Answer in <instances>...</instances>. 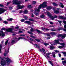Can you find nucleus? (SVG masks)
<instances>
[{
    "mask_svg": "<svg viewBox=\"0 0 66 66\" xmlns=\"http://www.w3.org/2000/svg\"><path fill=\"white\" fill-rule=\"evenodd\" d=\"M7 20H8L9 21H12L13 20V19L12 18H10L9 19H7Z\"/></svg>",
    "mask_w": 66,
    "mask_h": 66,
    "instance_id": "32",
    "label": "nucleus"
},
{
    "mask_svg": "<svg viewBox=\"0 0 66 66\" xmlns=\"http://www.w3.org/2000/svg\"><path fill=\"white\" fill-rule=\"evenodd\" d=\"M2 48V44H0V53H1V51Z\"/></svg>",
    "mask_w": 66,
    "mask_h": 66,
    "instance_id": "30",
    "label": "nucleus"
},
{
    "mask_svg": "<svg viewBox=\"0 0 66 66\" xmlns=\"http://www.w3.org/2000/svg\"><path fill=\"white\" fill-rule=\"evenodd\" d=\"M54 51L56 53H59L60 52L59 51L57 50H54Z\"/></svg>",
    "mask_w": 66,
    "mask_h": 66,
    "instance_id": "37",
    "label": "nucleus"
},
{
    "mask_svg": "<svg viewBox=\"0 0 66 66\" xmlns=\"http://www.w3.org/2000/svg\"><path fill=\"white\" fill-rule=\"evenodd\" d=\"M42 30L44 31V30H46V28H42Z\"/></svg>",
    "mask_w": 66,
    "mask_h": 66,
    "instance_id": "47",
    "label": "nucleus"
},
{
    "mask_svg": "<svg viewBox=\"0 0 66 66\" xmlns=\"http://www.w3.org/2000/svg\"><path fill=\"white\" fill-rule=\"evenodd\" d=\"M0 6L1 7H3V5L2 4H0Z\"/></svg>",
    "mask_w": 66,
    "mask_h": 66,
    "instance_id": "51",
    "label": "nucleus"
},
{
    "mask_svg": "<svg viewBox=\"0 0 66 66\" xmlns=\"http://www.w3.org/2000/svg\"><path fill=\"white\" fill-rule=\"evenodd\" d=\"M9 9L10 10H12L13 9V8L12 7H9Z\"/></svg>",
    "mask_w": 66,
    "mask_h": 66,
    "instance_id": "53",
    "label": "nucleus"
},
{
    "mask_svg": "<svg viewBox=\"0 0 66 66\" xmlns=\"http://www.w3.org/2000/svg\"><path fill=\"white\" fill-rule=\"evenodd\" d=\"M35 40L37 42H40V43H43V40L42 39H35Z\"/></svg>",
    "mask_w": 66,
    "mask_h": 66,
    "instance_id": "14",
    "label": "nucleus"
},
{
    "mask_svg": "<svg viewBox=\"0 0 66 66\" xmlns=\"http://www.w3.org/2000/svg\"><path fill=\"white\" fill-rule=\"evenodd\" d=\"M24 17L26 20H28V17H27V16H24Z\"/></svg>",
    "mask_w": 66,
    "mask_h": 66,
    "instance_id": "35",
    "label": "nucleus"
},
{
    "mask_svg": "<svg viewBox=\"0 0 66 66\" xmlns=\"http://www.w3.org/2000/svg\"><path fill=\"white\" fill-rule=\"evenodd\" d=\"M34 17V15L33 14H32L31 17Z\"/></svg>",
    "mask_w": 66,
    "mask_h": 66,
    "instance_id": "61",
    "label": "nucleus"
},
{
    "mask_svg": "<svg viewBox=\"0 0 66 66\" xmlns=\"http://www.w3.org/2000/svg\"><path fill=\"white\" fill-rule=\"evenodd\" d=\"M3 23H5V24H7V23H8V22H7V21H3Z\"/></svg>",
    "mask_w": 66,
    "mask_h": 66,
    "instance_id": "40",
    "label": "nucleus"
},
{
    "mask_svg": "<svg viewBox=\"0 0 66 66\" xmlns=\"http://www.w3.org/2000/svg\"><path fill=\"white\" fill-rule=\"evenodd\" d=\"M21 22H23L24 21V19H22L21 20Z\"/></svg>",
    "mask_w": 66,
    "mask_h": 66,
    "instance_id": "49",
    "label": "nucleus"
},
{
    "mask_svg": "<svg viewBox=\"0 0 66 66\" xmlns=\"http://www.w3.org/2000/svg\"><path fill=\"white\" fill-rule=\"evenodd\" d=\"M30 31H31V32H34V31H37V32H38V33H42V34H46V33H42V31H40L37 29H36V30H34L32 28H31V29H30Z\"/></svg>",
    "mask_w": 66,
    "mask_h": 66,
    "instance_id": "8",
    "label": "nucleus"
},
{
    "mask_svg": "<svg viewBox=\"0 0 66 66\" xmlns=\"http://www.w3.org/2000/svg\"><path fill=\"white\" fill-rule=\"evenodd\" d=\"M4 36H5V33H3V32L2 31H1L0 33V36L4 37Z\"/></svg>",
    "mask_w": 66,
    "mask_h": 66,
    "instance_id": "12",
    "label": "nucleus"
},
{
    "mask_svg": "<svg viewBox=\"0 0 66 66\" xmlns=\"http://www.w3.org/2000/svg\"><path fill=\"white\" fill-rule=\"evenodd\" d=\"M20 36H25V35H20Z\"/></svg>",
    "mask_w": 66,
    "mask_h": 66,
    "instance_id": "55",
    "label": "nucleus"
},
{
    "mask_svg": "<svg viewBox=\"0 0 66 66\" xmlns=\"http://www.w3.org/2000/svg\"><path fill=\"white\" fill-rule=\"evenodd\" d=\"M47 14L48 16H49L50 17V18L52 20H54V18H57V16L56 15H55L54 16H52V14H51L49 12H48L47 13Z\"/></svg>",
    "mask_w": 66,
    "mask_h": 66,
    "instance_id": "4",
    "label": "nucleus"
},
{
    "mask_svg": "<svg viewBox=\"0 0 66 66\" xmlns=\"http://www.w3.org/2000/svg\"><path fill=\"white\" fill-rule=\"evenodd\" d=\"M46 31H49L50 30V29L47 28H45V30Z\"/></svg>",
    "mask_w": 66,
    "mask_h": 66,
    "instance_id": "50",
    "label": "nucleus"
},
{
    "mask_svg": "<svg viewBox=\"0 0 66 66\" xmlns=\"http://www.w3.org/2000/svg\"><path fill=\"white\" fill-rule=\"evenodd\" d=\"M60 41L61 42L63 40H62V39H58L57 40H55L53 42V43H54L53 45H56L57 44H58L62 45V46H59L58 48L60 49L63 48L64 47L65 45V44L64 43H59V42Z\"/></svg>",
    "mask_w": 66,
    "mask_h": 66,
    "instance_id": "2",
    "label": "nucleus"
},
{
    "mask_svg": "<svg viewBox=\"0 0 66 66\" xmlns=\"http://www.w3.org/2000/svg\"><path fill=\"white\" fill-rule=\"evenodd\" d=\"M59 18H60V19H64V17L63 16H59Z\"/></svg>",
    "mask_w": 66,
    "mask_h": 66,
    "instance_id": "34",
    "label": "nucleus"
},
{
    "mask_svg": "<svg viewBox=\"0 0 66 66\" xmlns=\"http://www.w3.org/2000/svg\"><path fill=\"white\" fill-rule=\"evenodd\" d=\"M11 60L8 57H4L3 58H1V63L2 66H5L6 65H9Z\"/></svg>",
    "mask_w": 66,
    "mask_h": 66,
    "instance_id": "1",
    "label": "nucleus"
},
{
    "mask_svg": "<svg viewBox=\"0 0 66 66\" xmlns=\"http://www.w3.org/2000/svg\"><path fill=\"white\" fill-rule=\"evenodd\" d=\"M62 62L63 65H64V64L66 63V61H62Z\"/></svg>",
    "mask_w": 66,
    "mask_h": 66,
    "instance_id": "33",
    "label": "nucleus"
},
{
    "mask_svg": "<svg viewBox=\"0 0 66 66\" xmlns=\"http://www.w3.org/2000/svg\"><path fill=\"white\" fill-rule=\"evenodd\" d=\"M13 3L14 4H20L21 3L20 2H18L17 0H13Z\"/></svg>",
    "mask_w": 66,
    "mask_h": 66,
    "instance_id": "10",
    "label": "nucleus"
},
{
    "mask_svg": "<svg viewBox=\"0 0 66 66\" xmlns=\"http://www.w3.org/2000/svg\"><path fill=\"white\" fill-rule=\"evenodd\" d=\"M66 36V34H64L63 35L62 34H59L58 35V37H61V38L62 39H64L65 38V37Z\"/></svg>",
    "mask_w": 66,
    "mask_h": 66,
    "instance_id": "9",
    "label": "nucleus"
},
{
    "mask_svg": "<svg viewBox=\"0 0 66 66\" xmlns=\"http://www.w3.org/2000/svg\"><path fill=\"white\" fill-rule=\"evenodd\" d=\"M59 57H61V54L59 53Z\"/></svg>",
    "mask_w": 66,
    "mask_h": 66,
    "instance_id": "58",
    "label": "nucleus"
},
{
    "mask_svg": "<svg viewBox=\"0 0 66 66\" xmlns=\"http://www.w3.org/2000/svg\"><path fill=\"white\" fill-rule=\"evenodd\" d=\"M34 45H35V47L36 48H39V46L38 45H37V44H34Z\"/></svg>",
    "mask_w": 66,
    "mask_h": 66,
    "instance_id": "21",
    "label": "nucleus"
},
{
    "mask_svg": "<svg viewBox=\"0 0 66 66\" xmlns=\"http://www.w3.org/2000/svg\"><path fill=\"white\" fill-rule=\"evenodd\" d=\"M51 31H55V30L54 28L53 29H51Z\"/></svg>",
    "mask_w": 66,
    "mask_h": 66,
    "instance_id": "42",
    "label": "nucleus"
},
{
    "mask_svg": "<svg viewBox=\"0 0 66 66\" xmlns=\"http://www.w3.org/2000/svg\"><path fill=\"white\" fill-rule=\"evenodd\" d=\"M20 39H25V40H27L26 39H25V38L23 37H19L18 38V39H17V38H15L14 39V40H12L11 42V43L13 44L15 43V41H16V40H19Z\"/></svg>",
    "mask_w": 66,
    "mask_h": 66,
    "instance_id": "5",
    "label": "nucleus"
},
{
    "mask_svg": "<svg viewBox=\"0 0 66 66\" xmlns=\"http://www.w3.org/2000/svg\"><path fill=\"white\" fill-rule=\"evenodd\" d=\"M9 42V40H7L6 42H5V45H7V43Z\"/></svg>",
    "mask_w": 66,
    "mask_h": 66,
    "instance_id": "43",
    "label": "nucleus"
},
{
    "mask_svg": "<svg viewBox=\"0 0 66 66\" xmlns=\"http://www.w3.org/2000/svg\"><path fill=\"white\" fill-rule=\"evenodd\" d=\"M6 30V29L4 28H3L1 29L2 30Z\"/></svg>",
    "mask_w": 66,
    "mask_h": 66,
    "instance_id": "48",
    "label": "nucleus"
},
{
    "mask_svg": "<svg viewBox=\"0 0 66 66\" xmlns=\"http://www.w3.org/2000/svg\"><path fill=\"white\" fill-rule=\"evenodd\" d=\"M59 6L62 7V8H63L64 6V5H63V4L61 3H60V4L59 5Z\"/></svg>",
    "mask_w": 66,
    "mask_h": 66,
    "instance_id": "16",
    "label": "nucleus"
},
{
    "mask_svg": "<svg viewBox=\"0 0 66 66\" xmlns=\"http://www.w3.org/2000/svg\"><path fill=\"white\" fill-rule=\"evenodd\" d=\"M28 33H29V34H30L31 35H33V33H32V32L29 31H28Z\"/></svg>",
    "mask_w": 66,
    "mask_h": 66,
    "instance_id": "39",
    "label": "nucleus"
},
{
    "mask_svg": "<svg viewBox=\"0 0 66 66\" xmlns=\"http://www.w3.org/2000/svg\"><path fill=\"white\" fill-rule=\"evenodd\" d=\"M50 22V24H53V22Z\"/></svg>",
    "mask_w": 66,
    "mask_h": 66,
    "instance_id": "59",
    "label": "nucleus"
},
{
    "mask_svg": "<svg viewBox=\"0 0 66 66\" xmlns=\"http://www.w3.org/2000/svg\"><path fill=\"white\" fill-rule=\"evenodd\" d=\"M23 7H24V6L23 5L21 6L20 5H18L17 6V8L18 9H22Z\"/></svg>",
    "mask_w": 66,
    "mask_h": 66,
    "instance_id": "13",
    "label": "nucleus"
},
{
    "mask_svg": "<svg viewBox=\"0 0 66 66\" xmlns=\"http://www.w3.org/2000/svg\"><path fill=\"white\" fill-rule=\"evenodd\" d=\"M47 2H43L42 4L40 5L39 6L38 8V9L35 10V12L36 11L37 13H38L40 12L39 10L41 9V8H45V7H47Z\"/></svg>",
    "mask_w": 66,
    "mask_h": 66,
    "instance_id": "3",
    "label": "nucleus"
},
{
    "mask_svg": "<svg viewBox=\"0 0 66 66\" xmlns=\"http://www.w3.org/2000/svg\"><path fill=\"white\" fill-rule=\"evenodd\" d=\"M52 55L54 57H55V53L54 52H52Z\"/></svg>",
    "mask_w": 66,
    "mask_h": 66,
    "instance_id": "23",
    "label": "nucleus"
},
{
    "mask_svg": "<svg viewBox=\"0 0 66 66\" xmlns=\"http://www.w3.org/2000/svg\"><path fill=\"white\" fill-rule=\"evenodd\" d=\"M29 20V21H34V20L33 19H28Z\"/></svg>",
    "mask_w": 66,
    "mask_h": 66,
    "instance_id": "27",
    "label": "nucleus"
},
{
    "mask_svg": "<svg viewBox=\"0 0 66 66\" xmlns=\"http://www.w3.org/2000/svg\"><path fill=\"white\" fill-rule=\"evenodd\" d=\"M7 51H6V50H5V52L4 54V56H6V55H7Z\"/></svg>",
    "mask_w": 66,
    "mask_h": 66,
    "instance_id": "20",
    "label": "nucleus"
},
{
    "mask_svg": "<svg viewBox=\"0 0 66 66\" xmlns=\"http://www.w3.org/2000/svg\"><path fill=\"white\" fill-rule=\"evenodd\" d=\"M64 28L65 29H66V24H65L64 26Z\"/></svg>",
    "mask_w": 66,
    "mask_h": 66,
    "instance_id": "63",
    "label": "nucleus"
},
{
    "mask_svg": "<svg viewBox=\"0 0 66 66\" xmlns=\"http://www.w3.org/2000/svg\"><path fill=\"white\" fill-rule=\"evenodd\" d=\"M44 45L45 46H48V45H49V44L46 43H44Z\"/></svg>",
    "mask_w": 66,
    "mask_h": 66,
    "instance_id": "31",
    "label": "nucleus"
},
{
    "mask_svg": "<svg viewBox=\"0 0 66 66\" xmlns=\"http://www.w3.org/2000/svg\"><path fill=\"white\" fill-rule=\"evenodd\" d=\"M52 4L54 6H58L59 5H58L57 4L55 3H53Z\"/></svg>",
    "mask_w": 66,
    "mask_h": 66,
    "instance_id": "22",
    "label": "nucleus"
},
{
    "mask_svg": "<svg viewBox=\"0 0 66 66\" xmlns=\"http://www.w3.org/2000/svg\"><path fill=\"white\" fill-rule=\"evenodd\" d=\"M42 51L44 54H43L44 55V56H45V55H46V54L47 56L48 57H49V55L51 53V52H50V53H47L46 54V51L43 48H42Z\"/></svg>",
    "mask_w": 66,
    "mask_h": 66,
    "instance_id": "7",
    "label": "nucleus"
},
{
    "mask_svg": "<svg viewBox=\"0 0 66 66\" xmlns=\"http://www.w3.org/2000/svg\"><path fill=\"white\" fill-rule=\"evenodd\" d=\"M54 13H55V14H59V13H60V11L57 10H54Z\"/></svg>",
    "mask_w": 66,
    "mask_h": 66,
    "instance_id": "18",
    "label": "nucleus"
},
{
    "mask_svg": "<svg viewBox=\"0 0 66 66\" xmlns=\"http://www.w3.org/2000/svg\"><path fill=\"white\" fill-rule=\"evenodd\" d=\"M30 37H31L33 38H36V37H34V36L33 35H31L30 36Z\"/></svg>",
    "mask_w": 66,
    "mask_h": 66,
    "instance_id": "38",
    "label": "nucleus"
},
{
    "mask_svg": "<svg viewBox=\"0 0 66 66\" xmlns=\"http://www.w3.org/2000/svg\"><path fill=\"white\" fill-rule=\"evenodd\" d=\"M19 27H18V26H17L16 27H15L14 28V30H16V29H19Z\"/></svg>",
    "mask_w": 66,
    "mask_h": 66,
    "instance_id": "41",
    "label": "nucleus"
},
{
    "mask_svg": "<svg viewBox=\"0 0 66 66\" xmlns=\"http://www.w3.org/2000/svg\"><path fill=\"white\" fill-rule=\"evenodd\" d=\"M25 23H27L28 24H30L31 25L32 24V23H31L30 21H26L24 22Z\"/></svg>",
    "mask_w": 66,
    "mask_h": 66,
    "instance_id": "15",
    "label": "nucleus"
},
{
    "mask_svg": "<svg viewBox=\"0 0 66 66\" xmlns=\"http://www.w3.org/2000/svg\"><path fill=\"white\" fill-rule=\"evenodd\" d=\"M35 14L36 16H38L39 14L38 13H35Z\"/></svg>",
    "mask_w": 66,
    "mask_h": 66,
    "instance_id": "54",
    "label": "nucleus"
},
{
    "mask_svg": "<svg viewBox=\"0 0 66 66\" xmlns=\"http://www.w3.org/2000/svg\"><path fill=\"white\" fill-rule=\"evenodd\" d=\"M62 21L58 20V22H59L60 24H61L62 23Z\"/></svg>",
    "mask_w": 66,
    "mask_h": 66,
    "instance_id": "45",
    "label": "nucleus"
},
{
    "mask_svg": "<svg viewBox=\"0 0 66 66\" xmlns=\"http://www.w3.org/2000/svg\"><path fill=\"white\" fill-rule=\"evenodd\" d=\"M47 36H49V37H48L47 38V39H50V34H46Z\"/></svg>",
    "mask_w": 66,
    "mask_h": 66,
    "instance_id": "17",
    "label": "nucleus"
},
{
    "mask_svg": "<svg viewBox=\"0 0 66 66\" xmlns=\"http://www.w3.org/2000/svg\"><path fill=\"white\" fill-rule=\"evenodd\" d=\"M10 3V2H7V5H8V4H9Z\"/></svg>",
    "mask_w": 66,
    "mask_h": 66,
    "instance_id": "64",
    "label": "nucleus"
},
{
    "mask_svg": "<svg viewBox=\"0 0 66 66\" xmlns=\"http://www.w3.org/2000/svg\"><path fill=\"white\" fill-rule=\"evenodd\" d=\"M19 32L20 33H22V31L19 30Z\"/></svg>",
    "mask_w": 66,
    "mask_h": 66,
    "instance_id": "56",
    "label": "nucleus"
},
{
    "mask_svg": "<svg viewBox=\"0 0 66 66\" xmlns=\"http://www.w3.org/2000/svg\"><path fill=\"white\" fill-rule=\"evenodd\" d=\"M39 51L40 52H42V50L40 49H39Z\"/></svg>",
    "mask_w": 66,
    "mask_h": 66,
    "instance_id": "60",
    "label": "nucleus"
},
{
    "mask_svg": "<svg viewBox=\"0 0 66 66\" xmlns=\"http://www.w3.org/2000/svg\"><path fill=\"white\" fill-rule=\"evenodd\" d=\"M49 48H50V50H53L54 48V47L53 46H50L49 47Z\"/></svg>",
    "mask_w": 66,
    "mask_h": 66,
    "instance_id": "29",
    "label": "nucleus"
},
{
    "mask_svg": "<svg viewBox=\"0 0 66 66\" xmlns=\"http://www.w3.org/2000/svg\"><path fill=\"white\" fill-rule=\"evenodd\" d=\"M50 34L52 35H55V33L54 32H51L50 33Z\"/></svg>",
    "mask_w": 66,
    "mask_h": 66,
    "instance_id": "25",
    "label": "nucleus"
},
{
    "mask_svg": "<svg viewBox=\"0 0 66 66\" xmlns=\"http://www.w3.org/2000/svg\"><path fill=\"white\" fill-rule=\"evenodd\" d=\"M11 28H8V29H6V30L7 32H10V33H13V31L14 30V31H16V30L14 29V26H11Z\"/></svg>",
    "mask_w": 66,
    "mask_h": 66,
    "instance_id": "6",
    "label": "nucleus"
},
{
    "mask_svg": "<svg viewBox=\"0 0 66 66\" xmlns=\"http://www.w3.org/2000/svg\"><path fill=\"white\" fill-rule=\"evenodd\" d=\"M52 8L51 7L48 6L47 8V10H51L52 9Z\"/></svg>",
    "mask_w": 66,
    "mask_h": 66,
    "instance_id": "24",
    "label": "nucleus"
},
{
    "mask_svg": "<svg viewBox=\"0 0 66 66\" xmlns=\"http://www.w3.org/2000/svg\"><path fill=\"white\" fill-rule=\"evenodd\" d=\"M30 38V40H31V41H34V42H35V41L33 40V39L31 38Z\"/></svg>",
    "mask_w": 66,
    "mask_h": 66,
    "instance_id": "57",
    "label": "nucleus"
},
{
    "mask_svg": "<svg viewBox=\"0 0 66 66\" xmlns=\"http://www.w3.org/2000/svg\"><path fill=\"white\" fill-rule=\"evenodd\" d=\"M62 53L63 54L64 56H66V53L65 52H63Z\"/></svg>",
    "mask_w": 66,
    "mask_h": 66,
    "instance_id": "36",
    "label": "nucleus"
},
{
    "mask_svg": "<svg viewBox=\"0 0 66 66\" xmlns=\"http://www.w3.org/2000/svg\"><path fill=\"white\" fill-rule=\"evenodd\" d=\"M40 17L41 18H44L45 17V16L44 15H41L40 16Z\"/></svg>",
    "mask_w": 66,
    "mask_h": 66,
    "instance_id": "26",
    "label": "nucleus"
},
{
    "mask_svg": "<svg viewBox=\"0 0 66 66\" xmlns=\"http://www.w3.org/2000/svg\"><path fill=\"white\" fill-rule=\"evenodd\" d=\"M36 2L35 1H33L32 2L33 4H35V3H36Z\"/></svg>",
    "mask_w": 66,
    "mask_h": 66,
    "instance_id": "44",
    "label": "nucleus"
},
{
    "mask_svg": "<svg viewBox=\"0 0 66 66\" xmlns=\"http://www.w3.org/2000/svg\"><path fill=\"white\" fill-rule=\"evenodd\" d=\"M28 13V11L27 10H25L24 11V14H27Z\"/></svg>",
    "mask_w": 66,
    "mask_h": 66,
    "instance_id": "28",
    "label": "nucleus"
},
{
    "mask_svg": "<svg viewBox=\"0 0 66 66\" xmlns=\"http://www.w3.org/2000/svg\"><path fill=\"white\" fill-rule=\"evenodd\" d=\"M61 30V28H59L58 29H57V30H58V31H60V30Z\"/></svg>",
    "mask_w": 66,
    "mask_h": 66,
    "instance_id": "62",
    "label": "nucleus"
},
{
    "mask_svg": "<svg viewBox=\"0 0 66 66\" xmlns=\"http://www.w3.org/2000/svg\"><path fill=\"white\" fill-rule=\"evenodd\" d=\"M63 23H64V24H66V21H63Z\"/></svg>",
    "mask_w": 66,
    "mask_h": 66,
    "instance_id": "52",
    "label": "nucleus"
},
{
    "mask_svg": "<svg viewBox=\"0 0 66 66\" xmlns=\"http://www.w3.org/2000/svg\"><path fill=\"white\" fill-rule=\"evenodd\" d=\"M6 11V10L4 9L3 8H0V14L3 13Z\"/></svg>",
    "mask_w": 66,
    "mask_h": 66,
    "instance_id": "11",
    "label": "nucleus"
},
{
    "mask_svg": "<svg viewBox=\"0 0 66 66\" xmlns=\"http://www.w3.org/2000/svg\"><path fill=\"white\" fill-rule=\"evenodd\" d=\"M48 63L51 64L52 66H53V62L52 61H48Z\"/></svg>",
    "mask_w": 66,
    "mask_h": 66,
    "instance_id": "19",
    "label": "nucleus"
},
{
    "mask_svg": "<svg viewBox=\"0 0 66 66\" xmlns=\"http://www.w3.org/2000/svg\"><path fill=\"white\" fill-rule=\"evenodd\" d=\"M28 7L29 8H31V7H32V6H31V5H28Z\"/></svg>",
    "mask_w": 66,
    "mask_h": 66,
    "instance_id": "46",
    "label": "nucleus"
}]
</instances>
